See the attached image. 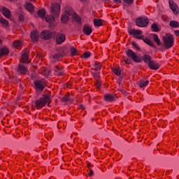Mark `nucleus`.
I'll return each mask as SVG.
<instances>
[{
    "mask_svg": "<svg viewBox=\"0 0 179 179\" xmlns=\"http://www.w3.org/2000/svg\"><path fill=\"white\" fill-rule=\"evenodd\" d=\"M83 31L86 36H90V34H92V27H90V25H87V24L84 25V27L83 28Z\"/></svg>",
    "mask_w": 179,
    "mask_h": 179,
    "instance_id": "nucleus-17",
    "label": "nucleus"
},
{
    "mask_svg": "<svg viewBox=\"0 0 179 179\" xmlns=\"http://www.w3.org/2000/svg\"><path fill=\"white\" fill-rule=\"evenodd\" d=\"M175 33L179 36V30H175Z\"/></svg>",
    "mask_w": 179,
    "mask_h": 179,
    "instance_id": "nucleus-49",
    "label": "nucleus"
},
{
    "mask_svg": "<svg viewBox=\"0 0 179 179\" xmlns=\"http://www.w3.org/2000/svg\"><path fill=\"white\" fill-rule=\"evenodd\" d=\"M115 3H121V0H113Z\"/></svg>",
    "mask_w": 179,
    "mask_h": 179,
    "instance_id": "nucleus-45",
    "label": "nucleus"
},
{
    "mask_svg": "<svg viewBox=\"0 0 179 179\" xmlns=\"http://www.w3.org/2000/svg\"><path fill=\"white\" fill-rule=\"evenodd\" d=\"M66 40L65 35L64 34H59L56 37V43L57 44H62Z\"/></svg>",
    "mask_w": 179,
    "mask_h": 179,
    "instance_id": "nucleus-15",
    "label": "nucleus"
},
{
    "mask_svg": "<svg viewBox=\"0 0 179 179\" xmlns=\"http://www.w3.org/2000/svg\"><path fill=\"white\" fill-rule=\"evenodd\" d=\"M169 26L173 29H177L179 27V22L176 20L170 21Z\"/></svg>",
    "mask_w": 179,
    "mask_h": 179,
    "instance_id": "nucleus-26",
    "label": "nucleus"
},
{
    "mask_svg": "<svg viewBox=\"0 0 179 179\" xmlns=\"http://www.w3.org/2000/svg\"><path fill=\"white\" fill-rule=\"evenodd\" d=\"M96 86L97 89H100V87H101V83H100L99 80H97L96 82Z\"/></svg>",
    "mask_w": 179,
    "mask_h": 179,
    "instance_id": "nucleus-41",
    "label": "nucleus"
},
{
    "mask_svg": "<svg viewBox=\"0 0 179 179\" xmlns=\"http://www.w3.org/2000/svg\"><path fill=\"white\" fill-rule=\"evenodd\" d=\"M132 45L134 46V48L137 50V51L141 50V48H139L136 42H132Z\"/></svg>",
    "mask_w": 179,
    "mask_h": 179,
    "instance_id": "nucleus-38",
    "label": "nucleus"
},
{
    "mask_svg": "<svg viewBox=\"0 0 179 179\" xmlns=\"http://www.w3.org/2000/svg\"><path fill=\"white\" fill-rule=\"evenodd\" d=\"M94 66L95 68L92 69H94V71H100V69H101V64L99 62H95L94 64Z\"/></svg>",
    "mask_w": 179,
    "mask_h": 179,
    "instance_id": "nucleus-29",
    "label": "nucleus"
},
{
    "mask_svg": "<svg viewBox=\"0 0 179 179\" xmlns=\"http://www.w3.org/2000/svg\"><path fill=\"white\" fill-rule=\"evenodd\" d=\"M41 38H43V40H50V38H51V37H52V34H51V31H43L41 33Z\"/></svg>",
    "mask_w": 179,
    "mask_h": 179,
    "instance_id": "nucleus-10",
    "label": "nucleus"
},
{
    "mask_svg": "<svg viewBox=\"0 0 179 179\" xmlns=\"http://www.w3.org/2000/svg\"><path fill=\"white\" fill-rule=\"evenodd\" d=\"M0 23L3 26H8L9 24V22L4 18H0Z\"/></svg>",
    "mask_w": 179,
    "mask_h": 179,
    "instance_id": "nucleus-34",
    "label": "nucleus"
},
{
    "mask_svg": "<svg viewBox=\"0 0 179 179\" xmlns=\"http://www.w3.org/2000/svg\"><path fill=\"white\" fill-rule=\"evenodd\" d=\"M152 36H153L154 41L157 44V45H159V46L163 45V43H162V41L159 38V36H157V34H154Z\"/></svg>",
    "mask_w": 179,
    "mask_h": 179,
    "instance_id": "nucleus-25",
    "label": "nucleus"
},
{
    "mask_svg": "<svg viewBox=\"0 0 179 179\" xmlns=\"http://www.w3.org/2000/svg\"><path fill=\"white\" fill-rule=\"evenodd\" d=\"M103 1H108V0H103Z\"/></svg>",
    "mask_w": 179,
    "mask_h": 179,
    "instance_id": "nucleus-53",
    "label": "nucleus"
},
{
    "mask_svg": "<svg viewBox=\"0 0 179 179\" xmlns=\"http://www.w3.org/2000/svg\"><path fill=\"white\" fill-rule=\"evenodd\" d=\"M93 170L90 169V171L88 172L89 177H92V176H93Z\"/></svg>",
    "mask_w": 179,
    "mask_h": 179,
    "instance_id": "nucleus-44",
    "label": "nucleus"
},
{
    "mask_svg": "<svg viewBox=\"0 0 179 179\" xmlns=\"http://www.w3.org/2000/svg\"><path fill=\"white\" fill-rule=\"evenodd\" d=\"M50 73H51V71L50 70H48V69H43V75H45V76H48Z\"/></svg>",
    "mask_w": 179,
    "mask_h": 179,
    "instance_id": "nucleus-37",
    "label": "nucleus"
},
{
    "mask_svg": "<svg viewBox=\"0 0 179 179\" xmlns=\"http://www.w3.org/2000/svg\"><path fill=\"white\" fill-rule=\"evenodd\" d=\"M61 12V6L59 3H53L52 4L51 13L52 15H48L45 17V20L48 23H52L55 20V17L59 16Z\"/></svg>",
    "mask_w": 179,
    "mask_h": 179,
    "instance_id": "nucleus-2",
    "label": "nucleus"
},
{
    "mask_svg": "<svg viewBox=\"0 0 179 179\" xmlns=\"http://www.w3.org/2000/svg\"><path fill=\"white\" fill-rule=\"evenodd\" d=\"M77 50L76 48H75L74 47H72L71 48V57H75V55H76V52H77Z\"/></svg>",
    "mask_w": 179,
    "mask_h": 179,
    "instance_id": "nucleus-35",
    "label": "nucleus"
},
{
    "mask_svg": "<svg viewBox=\"0 0 179 179\" xmlns=\"http://www.w3.org/2000/svg\"><path fill=\"white\" fill-rule=\"evenodd\" d=\"M149 24V19L148 17L143 16L136 19V25L138 27H147Z\"/></svg>",
    "mask_w": 179,
    "mask_h": 179,
    "instance_id": "nucleus-6",
    "label": "nucleus"
},
{
    "mask_svg": "<svg viewBox=\"0 0 179 179\" xmlns=\"http://www.w3.org/2000/svg\"><path fill=\"white\" fill-rule=\"evenodd\" d=\"M119 90H120V92L123 93V94H125V93H127L124 90L120 89Z\"/></svg>",
    "mask_w": 179,
    "mask_h": 179,
    "instance_id": "nucleus-46",
    "label": "nucleus"
},
{
    "mask_svg": "<svg viewBox=\"0 0 179 179\" xmlns=\"http://www.w3.org/2000/svg\"><path fill=\"white\" fill-rule=\"evenodd\" d=\"M104 99L106 100V101L113 103V101H115V95H113L112 94H106L104 95Z\"/></svg>",
    "mask_w": 179,
    "mask_h": 179,
    "instance_id": "nucleus-18",
    "label": "nucleus"
},
{
    "mask_svg": "<svg viewBox=\"0 0 179 179\" xmlns=\"http://www.w3.org/2000/svg\"><path fill=\"white\" fill-rule=\"evenodd\" d=\"M90 55H92V53H90V52H85L84 53V58L85 59L89 58Z\"/></svg>",
    "mask_w": 179,
    "mask_h": 179,
    "instance_id": "nucleus-39",
    "label": "nucleus"
},
{
    "mask_svg": "<svg viewBox=\"0 0 179 179\" xmlns=\"http://www.w3.org/2000/svg\"><path fill=\"white\" fill-rule=\"evenodd\" d=\"M136 38H138V40H143V41H144L145 44H148V45H150V47H152L153 48L156 47L152 41L146 38H145L144 36H139L138 37H136Z\"/></svg>",
    "mask_w": 179,
    "mask_h": 179,
    "instance_id": "nucleus-13",
    "label": "nucleus"
},
{
    "mask_svg": "<svg viewBox=\"0 0 179 179\" xmlns=\"http://www.w3.org/2000/svg\"><path fill=\"white\" fill-rule=\"evenodd\" d=\"M169 8L175 13V15H177L178 13V6L177 3H176L173 0H170L169 1Z\"/></svg>",
    "mask_w": 179,
    "mask_h": 179,
    "instance_id": "nucleus-8",
    "label": "nucleus"
},
{
    "mask_svg": "<svg viewBox=\"0 0 179 179\" xmlns=\"http://www.w3.org/2000/svg\"><path fill=\"white\" fill-rule=\"evenodd\" d=\"M62 101H64L65 103L69 101V97L67 96H65L62 98Z\"/></svg>",
    "mask_w": 179,
    "mask_h": 179,
    "instance_id": "nucleus-42",
    "label": "nucleus"
},
{
    "mask_svg": "<svg viewBox=\"0 0 179 179\" xmlns=\"http://www.w3.org/2000/svg\"><path fill=\"white\" fill-rule=\"evenodd\" d=\"M24 7L25 9H27V10H28V12H29L30 13H33V12H34V6H33V4L30 2H27L24 5Z\"/></svg>",
    "mask_w": 179,
    "mask_h": 179,
    "instance_id": "nucleus-19",
    "label": "nucleus"
},
{
    "mask_svg": "<svg viewBox=\"0 0 179 179\" xmlns=\"http://www.w3.org/2000/svg\"><path fill=\"white\" fill-rule=\"evenodd\" d=\"M71 16L73 19L76 22V23H78L80 24L82 23V18L78 15V14L76 13L75 11L72 9L71 7H67L65 9V11L62 15L61 20L62 23L66 24L68 22H69V17Z\"/></svg>",
    "mask_w": 179,
    "mask_h": 179,
    "instance_id": "nucleus-1",
    "label": "nucleus"
},
{
    "mask_svg": "<svg viewBox=\"0 0 179 179\" xmlns=\"http://www.w3.org/2000/svg\"><path fill=\"white\" fill-rule=\"evenodd\" d=\"M151 29H152L153 31H155V33H157V31H159V27L156 23L152 24Z\"/></svg>",
    "mask_w": 179,
    "mask_h": 179,
    "instance_id": "nucleus-32",
    "label": "nucleus"
},
{
    "mask_svg": "<svg viewBox=\"0 0 179 179\" xmlns=\"http://www.w3.org/2000/svg\"><path fill=\"white\" fill-rule=\"evenodd\" d=\"M87 167H88V169H90V167H92V164L88 163V164H87Z\"/></svg>",
    "mask_w": 179,
    "mask_h": 179,
    "instance_id": "nucleus-47",
    "label": "nucleus"
},
{
    "mask_svg": "<svg viewBox=\"0 0 179 179\" xmlns=\"http://www.w3.org/2000/svg\"><path fill=\"white\" fill-rule=\"evenodd\" d=\"M113 73L117 75V76H120L121 75V69H114Z\"/></svg>",
    "mask_w": 179,
    "mask_h": 179,
    "instance_id": "nucleus-36",
    "label": "nucleus"
},
{
    "mask_svg": "<svg viewBox=\"0 0 179 179\" xmlns=\"http://www.w3.org/2000/svg\"><path fill=\"white\" fill-rule=\"evenodd\" d=\"M94 24L96 27H100V26H103V20L95 19L94 20Z\"/></svg>",
    "mask_w": 179,
    "mask_h": 179,
    "instance_id": "nucleus-27",
    "label": "nucleus"
},
{
    "mask_svg": "<svg viewBox=\"0 0 179 179\" xmlns=\"http://www.w3.org/2000/svg\"><path fill=\"white\" fill-rule=\"evenodd\" d=\"M148 67L152 71H157V69L160 68V64H159L156 61L151 60L148 64Z\"/></svg>",
    "mask_w": 179,
    "mask_h": 179,
    "instance_id": "nucleus-12",
    "label": "nucleus"
},
{
    "mask_svg": "<svg viewBox=\"0 0 179 179\" xmlns=\"http://www.w3.org/2000/svg\"><path fill=\"white\" fill-rule=\"evenodd\" d=\"M62 57H65V52H63L62 53H60L59 55L55 54V55L53 56V58H54L55 59H59V58H62Z\"/></svg>",
    "mask_w": 179,
    "mask_h": 179,
    "instance_id": "nucleus-31",
    "label": "nucleus"
},
{
    "mask_svg": "<svg viewBox=\"0 0 179 179\" xmlns=\"http://www.w3.org/2000/svg\"><path fill=\"white\" fill-rule=\"evenodd\" d=\"M30 37L32 41H37L38 38H40V34L38 33V31L34 30L32 32H31Z\"/></svg>",
    "mask_w": 179,
    "mask_h": 179,
    "instance_id": "nucleus-14",
    "label": "nucleus"
},
{
    "mask_svg": "<svg viewBox=\"0 0 179 179\" xmlns=\"http://www.w3.org/2000/svg\"><path fill=\"white\" fill-rule=\"evenodd\" d=\"M2 44V41L0 40V45Z\"/></svg>",
    "mask_w": 179,
    "mask_h": 179,
    "instance_id": "nucleus-51",
    "label": "nucleus"
},
{
    "mask_svg": "<svg viewBox=\"0 0 179 179\" xmlns=\"http://www.w3.org/2000/svg\"><path fill=\"white\" fill-rule=\"evenodd\" d=\"M29 52H25L22 54V61L23 64H29V62H29Z\"/></svg>",
    "mask_w": 179,
    "mask_h": 179,
    "instance_id": "nucleus-22",
    "label": "nucleus"
},
{
    "mask_svg": "<svg viewBox=\"0 0 179 179\" xmlns=\"http://www.w3.org/2000/svg\"><path fill=\"white\" fill-rule=\"evenodd\" d=\"M81 1V2H85V1H86V0H80Z\"/></svg>",
    "mask_w": 179,
    "mask_h": 179,
    "instance_id": "nucleus-50",
    "label": "nucleus"
},
{
    "mask_svg": "<svg viewBox=\"0 0 179 179\" xmlns=\"http://www.w3.org/2000/svg\"><path fill=\"white\" fill-rule=\"evenodd\" d=\"M141 59L142 61V59L143 60V62H145V64H148L149 65V63L150 62H152V57H150V55H143L142 57H141Z\"/></svg>",
    "mask_w": 179,
    "mask_h": 179,
    "instance_id": "nucleus-20",
    "label": "nucleus"
},
{
    "mask_svg": "<svg viewBox=\"0 0 179 179\" xmlns=\"http://www.w3.org/2000/svg\"><path fill=\"white\" fill-rule=\"evenodd\" d=\"M35 90H36L37 93L40 92H43L44 90V80H36L34 82Z\"/></svg>",
    "mask_w": 179,
    "mask_h": 179,
    "instance_id": "nucleus-7",
    "label": "nucleus"
},
{
    "mask_svg": "<svg viewBox=\"0 0 179 179\" xmlns=\"http://www.w3.org/2000/svg\"><path fill=\"white\" fill-rule=\"evenodd\" d=\"M9 54V50L6 48H0V58H2L3 55H8Z\"/></svg>",
    "mask_w": 179,
    "mask_h": 179,
    "instance_id": "nucleus-24",
    "label": "nucleus"
},
{
    "mask_svg": "<svg viewBox=\"0 0 179 179\" xmlns=\"http://www.w3.org/2000/svg\"><path fill=\"white\" fill-rule=\"evenodd\" d=\"M125 3H127L128 5H131V3H134V0H123Z\"/></svg>",
    "mask_w": 179,
    "mask_h": 179,
    "instance_id": "nucleus-40",
    "label": "nucleus"
},
{
    "mask_svg": "<svg viewBox=\"0 0 179 179\" xmlns=\"http://www.w3.org/2000/svg\"><path fill=\"white\" fill-rule=\"evenodd\" d=\"M80 108H82V110H85V106L80 105Z\"/></svg>",
    "mask_w": 179,
    "mask_h": 179,
    "instance_id": "nucleus-48",
    "label": "nucleus"
},
{
    "mask_svg": "<svg viewBox=\"0 0 179 179\" xmlns=\"http://www.w3.org/2000/svg\"><path fill=\"white\" fill-rule=\"evenodd\" d=\"M161 51H163V49H162Z\"/></svg>",
    "mask_w": 179,
    "mask_h": 179,
    "instance_id": "nucleus-52",
    "label": "nucleus"
},
{
    "mask_svg": "<svg viewBox=\"0 0 179 179\" xmlns=\"http://www.w3.org/2000/svg\"><path fill=\"white\" fill-rule=\"evenodd\" d=\"M125 64H127L128 65L131 64V59H124Z\"/></svg>",
    "mask_w": 179,
    "mask_h": 179,
    "instance_id": "nucleus-43",
    "label": "nucleus"
},
{
    "mask_svg": "<svg viewBox=\"0 0 179 179\" xmlns=\"http://www.w3.org/2000/svg\"><path fill=\"white\" fill-rule=\"evenodd\" d=\"M17 15L19 20L23 22L24 20V13H23L22 8H18Z\"/></svg>",
    "mask_w": 179,
    "mask_h": 179,
    "instance_id": "nucleus-23",
    "label": "nucleus"
},
{
    "mask_svg": "<svg viewBox=\"0 0 179 179\" xmlns=\"http://www.w3.org/2000/svg\"><path fill=\"white\" fill-rule=\"evenodd\" d=\"M126 55L131 59L134 61V62H136L137 64H139L140 62H142V59H141L140 55H137L134 50L131 49H128L126 52Z\"/></svg>",
    "mask_w": 179,
    "mask_h": 179,
    "instance_id": "nucleus-5",
    "label": "nucleus"
},
{
    "mask_svg": "<svg viewBox=\"0 0 179 179\" xmlns=\"http://www.w3.org/2000/svg\"><path fill=\"white\" fill-rule=\"evenodd\" d=\"M51 103V98L50 95L45 94L41 99L35 101V106L37 108H43L45 104H50Z\"/></svg>",
    "mask_w": 179,
    "mask_h": 179,
    "instance_id": "nucleus-4",
    "label": "nucleus"
},
{
    "mask_svg": "<svg viewBox=\"0 0 179 179\" xmlns=\"http://www.w3.org/2000/svg\"><path fill=\"white\" fill-rule=\"evenodd\" d=\"M38 15L39 17H45V10L44 9H41L38 11Z\"/></svg>",
    "mask_w": 179,
    "mask_h": 179,
    "instance_id": "nucleus-30",
    "label": "nucleus"
},
{
    "mask_svg": "<svg viewBox=\"0 0 179 179\" xmlns=\"http://www.w3.org/2000/svg\"><path fill=\"white\" fill-rule=\"evenodd\" d=\"M0 10H1L2 14L6 16V17H9L10 16V10L5 7H0Z\"/></svg>",
    "mask_w": 179,
    "mask_h": 179,
    "instance_id": "nucleus-21",
    "label": "nucleus"
},
{
    "mask_svg": "<svg viewBox=\"0 0 179 179\" xmlns=\"http://www.w3.org/2000/svg\"><path fill=\"white\" fill-rule=\"evenodd\" d=\"M148 85H149V80H141L139 81L140 87H146V86Z\"/></svg>",
    "mask_w": 179,
    "mask_h": 179,
    "instance_id": "nucleus-28",
    "label": "nucleus"
},
{
    "mask_svg": "<svg viewBox=\"0 0 179 179\" xmlns=\"http://www.w3.org/2000/svg\"><path fill=\"white\" fill-rule=\"evenodd\" d=\"M162 41L166 50H169L174 45V38L172 34H166V36H162Z\"/></svg>",
    "mask_w": 179,
    "mask_h": 179,
    "instance_id": "nucleus-3",
    "label": "nucleus"
},
{
    "mask_svg": "<svg viewBox=\"0 0 179 179\" xmlns=\"http://www.w3.org/2000/svg\"><path fill=\"white\" fill-rule=\"evenodd\" d=\"M53 71L55 72V74L57 75V76H62V75H64V70H62V67L55 66L53 68Z\"/></svg>",
    "mask_w": 179,
    "mask_h": 179,
    "instance_id": "nucleus-16",
    "label": "nucleus"
},
{
    "mask_svg": "<svg viewBox=\"0 0 179 179\" xmlns=\"http://www.w3.org/2000/svg\"><path fill=\"white\" fill-rule=\"evenodd\" d=\"M22 41H16L13 42V45L15 48H17V47H20V45H22Z\"/></svg>",
    "mask_w": 179,
    "mask_h": 179,
    "instance_id": "nucleus-33",
    "label": "nucleus"
},
{
    "mask_svg": "<svg viewBox=\"0 0 179 179\" xmlns=\"http://www.w3.org/2000/svg\"><path fill=\"white\" fill-rule=\"evenodd\" d=\"M17 72L18 75H24L28 72L27 67L23 66L22 64H19L17 67Z\"/></svg>",
    "mask_w": 179,
    "mask_h": 179,
    "instance_id": "nucleus-9",
    "label": "nucleus"
},
{
    "mask_svg": "<svg viewBox=\"0 0 179 179\" xmlns=\"http://www.w3.org/2000/svg\"><path fill=\"white\" fill-rule=\"evenodd\" d=\"M129 36H133V37H134V38H136V37H139V36H141V34H142V31L140 29H130L129 30Z\"/></svg>",
    "mask_w": 179,
    "mask_h": 179,
    "instance_id": "nucleus-11",
    "label": "nucleus"
}]
</instances>
